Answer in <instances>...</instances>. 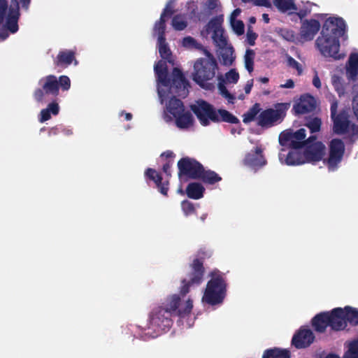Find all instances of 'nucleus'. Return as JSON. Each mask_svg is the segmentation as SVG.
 <instances>
[{"label": "nucleus", "instance_id": "nucleus-1", "mask_svg": "<svg viewBox=\"0 0 358 358\" xmlns=\"http://www.w3.org/2000/svg\"><path fill=\"white\" fill-rule=\"evenodd\" d=\"M197 257L189 265L190 271L187 274V279L182 280V287L179 294H175L167 296L165 305L168 306L171 314L181 318L187 317L193 308V301L188 298L185 299L186 294L189 292V287L201 283L205 268L203 262L208 254L203 250L198 252Z\"/></svg>", "mask_w": 358, "mask_h": 358}, {"label": "nucleus", "instance_id": "nucleus-2", "mask_svg": "<svg viewBox=\"0 0 358 358\" xmlns=\"http://www.w3.org/2000/svg\"><path fill=\"white\" fill-rule=\"evenodd\" d=\"M346 24L340 17H329L323 24L321 36L316 40V45L325 57L334 59H343L344 54L339 53V38L345 36Z\"/></svg>", "mask_w": 358, "mask_h": 358}, {"label": "nucleus", "instance_id": "nucleus-3", "mask_svg": "<svg viewBox=\"0 0 358 358\" xmlns=\"http://www.w3.org/2000/svg\"><path fill=\"white\" fill-rule=\"evenodd\" d=\"M154 69L159 83L164 87H169L171 92L182 98L188 95L189 83L180 69L173 68L171 79L168 76V68L165 61H158Z\"/></svg>", "mask_w": 358, "mask_h": 358}, {"label": "nucleus", "instance_id": "nucleus-4", "mask_svg": "<svg viewBox=\"0 0 358 358\" xmlns=\"http://www.w3.org/2000/svg\"><path fill=\"white\" fill-rule=\"evenodd\" d=\"M207 57L198 59L194 64L193 80L201 88L212 90L215 88L214 84L209 83L212 80L218 70V64L213 57L207 50H205Z\"/></svg>", "mask_w": 358, "mask_h": 358}, {"label": "nucleus", "instance_id": "nucleus-5", "mask_svg": "<svg viewBox=\"0 0 358 358\" xmlns=\"http://www.w3.org/2000/svg\"><path fill=\"white\" fill-rule=\"evenodd\" d=\"M211 279L208 282L203 301L215 306L222 303L227 294V283L219 271L210 272Z\"/></svg>", "mask_w": 358, "mask_h": 358}, {"label": "nucleus", "instance_id": "nucleus-6", "mask_svg": "<svg viewBox=\"0 0 358 358\" xmlns=\"http://www.w3.org/2000/svg\"><path fill=\"white\" fill-rule=\"evenodd\" d=\"M290 105V103H278L274 105L273 108L261 111L257 117V124L262 128H270L282 122Z\"/></svg>", "mask_w": 358, "mask_h": 358}, {"label": "nucleus", "instance_id": "nucleus-7", "mask_svg": "<svg viewBox=\"0 0 358 358\" xmlns=\"http://www.w3.org/2000/svg\"><path fill=\"white\" fill-rule=\"evenodd\" d=\"M172 314L165 301L162 306L153 308L149 315V323L157 331H168L173 325Z\"/></svg>", "mask_w": 358, "mask_h": 358}, {"label": "nucleus", "instance_id": "nucleus-8", "mask_svg": "<svg viewBox=\"0 0 358 358\" xmlns=\"http://www.w3.org/2000/svg\"><path fill=\"white\" fill-rule=\"evenodd\" d=\"M41 87L36 88L33 94L34 99L42 103L47 101L50 96L57 97L59 95V83L54 75H49L39 80Z\"/></svg>", "mask_w": 358, "mask_h": 358}, {"label": "nucleus", "instance_id": "nucleus-9", "mask_svg": "<svg viewBox=\"0 0 358 358\" xmlns=\"http://www.w3.org/2000/svg\"><path fill=\"white\" fill-rule=\"evenodd\" d=\"M190 109L202 126H208L210 122H219L217 110L205 100H197L194 104L190 106Z\"/></svg>", "mask_w": 358, "mask_h": 358}, {"label": "nucleus", "instance_id": "nucleus-10", "mask_svg": "<svg viewBox=\"0 0 358 358\" xmlns=\"http://www.w3.org/2000/svg\"><path fill=\"white\" fill-rule=\"evenodd\" d=\"M202 166L203 165L194 158L189 157H182L177 163L178 178L180 180L185 181L189 179L197 180L199 177Z\"/></svg>", "mask_w": 358, "mask_h": 358}, {"label": "nucleus", "instance_id": "nucleus-11", "mask_svg": "<svg viewBox=\"0 0 358 358\" xmlns=\"http://www.w3.org/2000/svg\"><path fill=\"white\" fill-rule=\"evenodd\" d=\"M306 131L303 128H301L295 132L286 130L280 134L279 143L282 146H287L292 149H299L303 148L306 143Z\"/></svg>", "mask_w": 358, "mask_h": 358}, {"label": "nucleus", "instance_id": "nucleus-12", "mask_svg": "<svg viewBox=\"0 0 358 358\" xmlns=\"http://www.w3.org/2000/svg\"><path fill=\"white\" fill-rule=\"evenodd\" d=\"M303 155L306 162L314 163L322 159L325 153V145L320 141H316V136H311L304 145Z\"/></svg>", "mask_w": 358, "mask_h": 358}, {"label": "nucleus", "instance_id": "nucleus-13", "mask_svg": "<svg viewBox=\"0 0 358 358\" xmlns=\"http://www.w3.org/2000/svg\"><path fill=\"white\" fill-rule=\"evenodd\" d=\"M345 152V145L343 141L339 138H334L329 143V155L324 162L327 164L331 171H335L338 164L341 162Z\"/></svg>", "mask_w": 358, "mask_h": 358}, {"label": "nucleus", "instance_id": "nucleus-14", "mask_svg": "<svg viewBox=\"0 0 358 358\" xmlns=\"http://www.w3.org/2000/svg\"><path fill=\"white\" fill-rule=\"evenodd\" d=\"M315 336L308 327H301L293 335L292 345L296 349H305L310 346L315 341Z\"/></svg>", "mask_w": 358, "mask_h": 358}, {"label": "nucleus", "instance_id": "nucleus-15", "mask_svg": "<svg viewBox=\"0 0 358 358\" xmlns=\"http://www.w3.org/2000/svg\"><path fill=\"white\" fill-rule=\"evenodd\" d=\"M267 162L263 155V150L259 146H256L255 150H251L245 155L243 164L255 171L266 164Z\"/></svg>", "mask_w": 358, "mask_h": 358}, {"label": "nucleus", "instance_id": "nucleus-16", "mask_svg": "<svg viewBox=\"0 0 358 358\" xmlns=\"http://www.w3.org/2000/svg\"><path fill=\"white\" fill-rule=\"evenodd\" d=\"M316 107V101L315 98L310 94L301 95L292 108L294 115H304L313 111Z\"/></svg>", "mask_w": 358, "mask_h": 358}, {"label": "nucleus", "instance_id": "nucleus-17", "mask_svg": "<svg viewBox=\"0 0 358 358\" xmlns=\"http://www.w3.org/2000/svg\"><path fill=\"white\" fill-rule=\"evenodd\" d=\"M329 317V327L336 331L346 329V321L344 316V310L342 308H335L327 311Z\"/></svg>", "mask_w": 358, "mask_h": 358}, {"label": "nucleus", "instance_id": "nucleus-18", "mask_svg": "<svg viewBox=\"0 0 358 358\" xmlns=\"http://www.w3.org/2000/svg\"><path fill=\"white\" fill-rule=\"evenodd\" d=\"M320 23L315 19L304 20L301 22L300 36L306 41H312L320 29Z\"/></svg>", "mask_w": 358, "mask_h": 358}, {"label": "nucleus", "instance_id": "nucleus-19", "mask_svg": "<svg viewBox=\"0 0 358 358\" xmlns=\"http://www.w3.org/2000/svg\"><path fill=\"white\" fill-rule=\"evenodd\" d=\"M169 94H173V96L170 98L169 101L166 103V110L169 113L175 117L176 115H179L181 113L185 111V106L182 101L176 97L178 95L171 92L170 90L167 94H166L165 92H163L162 91H159V95L162 101H164V98L165 96L169 97Z\"/></svg>", "mask_w": 358, "mask_h": 358}, {"label": "nucleus", "instance_id": "nucleus-20", "mask_svg": "<svg viewBox=\"0 0 358 358\" xmlns=\"http://www.w3.org/2000/svg\"><path fill=\"white\" fill-rule=\"evenodd\" d=\"M19 17V3L17 0H15L14 5L10 4L8 8V13L4 25V27L12 34H15L18 31L19 27L17 22Z\"/></svg>", "mask_w": 358, "mask_h": 358}, {"label": "nucleus", "instance_id": "nucleus-21", "mask_svg": "<svg viewBox=\"0 0 358 358\" xmlns=\"http://www.w3.org/2000/svg\"><path fill=\"white\" fill-rule=\"evenodd\" d=\"M145 176L156 184L161 194L167 196L169 181L162 182V177L160 173H157L156 170L152 168H148L145 171Z\"/></svg>", "mask_w": 358, "mask_h": 358}, {"label": "nucleus", "instance_id": "nucleus-22", "mask_svg": "<svg viewBox=\"0 0 358 358\" xmlns=\"http://www.w3.org/2000/svg\"><path fill=\"white\" fill-rule=\"evenodd\" d=\"M74 60L76 62L73 51L70 50H62L54 59V64L56 67L65 69L71 65Z\"/></svg>", "mask_w": 358, "mask_h": 358}, {"label": "nucleus", "instance_id": "nucleus-23", "mask_svg": "<svg viewBox=\"0 0 358 358\" xmlns=\"http://www.w3.org/2000/svg\"><path fill=\"white\" fill-rule=\"evenodd\" d=\"M334 122V131L337 134H345L349 128L348 115L343 111L331 117Z\"/></svg>", "mask_w": 358, "mask_h": 358}, {"label": "nucleus", "instance_id": "nucleus-24", "mask_svg": "<svg viewBox=\"0 0 358 358\" xmlns=\"http://www.w3.org/2000/svg\"><path fill=\"white\" fill-rule=\"evenodd\" d=\"M329 317L327 312H322L317 314L311 320L314 330L318 333L325 332L329 327Z\"/></svg>", "mask_w": 358, "mask_h": 358}, {"label": "nucleus", "instance_id": "nucleus-25", "mask_svg": "<svg viewBox=\"0 0 358 358\" xmlns=\"http://www.w3.org/2000/svg\"><path fill=\"white\" fill-rule=\"evenodd\" d=\"M197 180H201L203 183L207 185H215L222 180V177L215 171L210 169H206L204 166H202L199 177Z\"/></svg>", "mask_w": 358, "mask_h": 358}, {"label": "nucleus", "instance_id": "nucleus-26", "mask_svg": "<svg viewBox=\"0 0 358 358\" xmlns=\"http://www.w3.org/2000/svg\"><path fill=\"white\" fill-rule=\"evenodd\" d=\"M204 187L199 182H190L186 187V194L189 199H199L203 196Z\"/></svg>", "mask_w": 358, "mask_h": 358}, {"label": "nucleus", "instance_id": "nucleus-27", "mask_svg": "<svg viewBox=\"0 0 358 358\" xmlns=\"http://www.w3.org/2000/svg\"><path fill=\"white\" fill-rule=\"evenodd\" d=\"M285 163L289 166L300 165L306 163L303 152L299 151L298 149L291 150L288 152L285 159Z\"/></svg>", "mask_w": 358, "mask_h": 358}, {"label": "nucleus", "instance_id": "nucleus-28", "mask_svg": "<svg viewBox=\"0 0 358 358\" xmlns=\"http://www.w3.org/2000/svg\"><path fill=\"white\" fill-rule=\"evenodd\" d=\"M176 126L180 129H187L194 123V118L190 112H183L174 117Z\"/></svg>", "mask_w": 358, "mask_h": 358}, {"label": "nucleus", "instance_id": "nucleus-29", "mask_svg": "<svg viewBox=\"0 0 358 358\" xmlns=\"http://www.w3.org/2000/svg\"><path fill=\"white\" fill-rule=\"evenodd\" d=\"M59 112V107L56 101L50 103L46 108L41 110L39 121L44 122L51 118V114L57 115Z\"/></svg>", "mask_w": 358, "mask_h": 358}, {"label": "nucleus", "instance_id": "nucleus-30", "mask_svg": "<svg viewBox=\"0 0 358 358\" xmlns=\"http://www.w3.org/2000/svg\"><path fill=\"white\" fill-rule=\"evenodd\" d=\"M343 309L345 313L346 327H348V323L352 327L358 326V309L349 306H345Z\"/></svg>", "mask_w": 358, "mask_h": 358}, {"label": "nucleus", "instance_id": "nucleus-31", "mask_svg": "<svg viewBox=\"0 0 358 358\" xmlns=\"http://www.w3.org/2000/svg\"><path fill=\"white\" fill-rule=\"evenodd\" d=\"M345 347L343 358H358V338L345 343Z\"/></svg>", "mask_w": 358, "mask_h": 358}, {"label": "nucleus", "instance_id": "nucleus-32", "mask_svg": "<svg viewBox=\"0 0 358 358\" xmlns=\"http://www.w3.org/2000/svg\"><path fill=\"white\" fill-rule=\"evenodd\" d=\"M273 4L282 13H286L292 10L294 11L298 10L294 0H273Z\"/></svg>", "mask_w": 358, "mask_h": 358}, {"label": "nucleus", "instance_id": "nucleus-33", "mask_svg": "<svg viewBox=\"0 0 358 358\" xmlns=\"http://www.w3.org/2000/svg\"><path fill=\"white\" fill-rule=\"evenodd\" d=\"M166 31L165 13H162L159 21L156 22L154 27L155 33L158 35V41H164Z\"/></svg>", "mask_w": 358, "mask_h": 358}, {"label": "nucleus", "instance_id": "nucleus-34", "mask_svg": "<svg viewBox=\"0 0 358 358\" xmlns=\"http://www.w3.org/2000/svg\"><path fill=\"white\" fill-rule=\"evenodd\" d=\"M260 104L255 103L243 115V122L248 124L257 120V115L260 113Z\"/></svg>", "mask_w": 358, "mask_h": 358}, {"label": "nucleus", "instance_id": "nucleus-35", "mask_svg": "<svg viewBox=\"0 0 358 358\" xmlns=\"http://www.w3.org/2000/svg\"><path fill=\"white\" fill-rule=\"evenodd\" d=\"M157 44L159 46V53L161 57L164 59H166L169 63L173 62L171 59V51L167 43L166 42V38H164L163 42L157 40Z\"/></svg>", "mask_w": 358, "mask_h": 358}, {"label": "nucleus", "instance_id": "nucleus-36", "mask_svg": "<svg viewBox=\"0 0 358 358\" xmlns=\"http://www.w3.org/2000/svg\"><path fill=\"white\" fill-rule=\"evenodd\" d=\"M219 115V122H224L231 124H238L240 122L239 120L228 110L224 109H218L217 110Z\"/></svg>", "mask_w": 358, "mask_h": 358}, {"label": "nucleus", "instance_id": "nucleus-37", "mask_svg": "<svg viewBox=\"0 0 358 358\" xmlns=\"http://www.w3.org/2000/svg\"><path fill=\"white\" fill-rule=\"evenodd\" d=\"M289 352L286 349L278 348H269L264 350L262 358H280Z\"/></svg>", "mask_w": 358, "mask_h": 358}, {"label": "nucleus", "instance_id": "nucleus-38", "mask_svg": "<svg viewBox=\"0 0 358 358\" xmlns=\"http://www.w3.org/2000/svg\"><path fill=\"white\" fill-rule=\"evenodd\" d=\"M348 62L347 71L351 78L355 77L358 74V54H352Z\"/></svg>", "mask_w": 358, "mask_h": 358}, {"label": "nucleus", "instance_id": "nucleus-39", "mask_svg": "<svg viewBox=\"0 0 358 358\" xmlns=\"http://www.w3.org/2000/svg\"><path fill=\"white\" fill-rule=\"evenodd\" d=\"M255 53L252 49H247L244 55V64L247 71L250 73L254 70V59Z\"/></svg>", "mask_w": 358, "mask_h": 358}, {"label": "nucleus", "instance_id": "nucleus-40", "mask_svg": "<svg viewBox=\"0 0 358 358\" xmlns=\"http://www.w3.org/2000/svg\"><path fill=\"white\" fill-rule=\"evenodd\" d=\"M217 87L221 95L229 100L234 99V96L227 89L225 86L226 80L222 76V75L217 76Z\"/></svg>", "mask_w": 358, "mask_h": 358}, {"label": "nucleus", "instance_id": "nucleus-41", "mask_svg": "<svg viewBox=\"0 0 358 358\" xmlns=\"http://www.w3.org/2000/svg\"><path fill=\"white\" fill-rule=\"evenodd\" d=\"M331 83L339 96L344 95L345 89L343 79L340 76L334 75L331 77Z\"/></svg>", "mask_w": 358, "mask_h": 358}, {"label": "nucleus", "instance_id": "nucleus-42", "mask_svg": "<svg viewBox=\"0 0 358 358\" xmlns=\"http://www.w3.org/2000/svg\"><path fill=\"white\" fill-rule=\"evenodd\" d=\"M182 46L187 48H193L199 50H204L203 46L198 43L192 36H186L182 39Z\"/></svg>", "mask_w": 358, "mask_h": 358}, {"label": "nucleus", "instance_id": "nucleus-43", "mask_svg": "<svg viewBox=\"0 0 358 358\" xmlns=\"http://www.w3.org/2000/svg\"><path fill=\"white\" fill-rule=\"evenodd\" d=\"M171 24L175 30L182 31L187 27V22L180 15H176L173 17Z\"/></svg>", "mask_w": 358, "mask_h": 358}, {"label": "nucleus", "instance_id": "nucleus-44", "mask_svg": "<svg viewBox=\"0 0 358 358\" xmlns=\"http://www.w3.org/2000/svg\"><path fill=\"white\" fill-rule=\"evenodd\" d=\"M222 18L215 17L208 22L207 24V29L208 30H212L213 33H215V34H217L219 31L223 30L222 29Z\"/></svg>", "mask_w": 358, "mask_h": 358}, {"label": "nucleus", "instance_id": "nucleus-45", "mask_svg": "<svg viewBox=\"0 0 358 358\" xmlns=\"http://www.w3.org/2000/svg\"><path fill=\"white\" fill-rule=\"evenodd\" d=\"M321 119L317 117L312 118L306 124V126L310 129L311 133H316L320 131L321 129Z\"/></svg>", "mask_w": 358, "mask_h": 358}, {"label": "nucleus", "instance_id": "nucleus-46", "mask_svg": "<svg viewBox=\"0 0 358 358\" xmlns=\"http://www.w3.org/2000/svg\"><path fill=\"white\" fill-rule=\"evenodd\" d=\"M181 208L185 216L196 214V208L194 203L188 200H184L181 202Z\"/></svg>", "mask_w": 358, "mask_h": 358}, {"label": "nucleus", "instance_id": "nucleus-47", "mask_svg": "<svg viewBox=\"0 0 358 358\" xmlns=\"http://www.w3.org/2000/svg\"><path fill=\"white\" fill-rule=\"evenodd\" d=\"M212 38L216 45L221 49L227 45V41L223 35V30L219 31L217 34L213 33Z\"/></svg>", "mask_w": 358, "mask_h": 358}, {"label": "nucleus", "instance_id": "nucleus-48", "mask_svg": "<svg viewBox=\"0 0 358 358\" xmlns=\"http://www.w3.org/2000/svg\"><path fill=\"white\" fill-rule=\"evenodd\" d=\"M230 21H231V27H232L234 31H235V33L238 36L243 34L244 24H243V21L236 20L234 18V17H233V16H231Z\"/></svg>", "mask_w": 358, "mask_h": 358}, {"label": "nucleus", "instance_id": "nucleus-49", "mask_svg": "<svg viewBox=\"0 0 358 358\" xmlns=\"http://www.w3.org/2000/svg\"><path fill=\"white\" fill-rule=\"evenodd\" d=\"M225 80L229 83L236 84L239 79V74L236 69H231L225 73Z\"/></svg>", "mask_w": 358, "mask_h": 358}, {"label": "nucleus", "instance_id": "nucleus-50", "mask_svg": "<svg viewBox=\"0 0 358 358\" xmlns=\"http://www.w3.org/2000/svg\"><path fill=\"white\" fill-rule=\"evenodd\" d=\"M59 88L61 87L62 90H68L71 87V80L66 76H61L58 79Z\"/></svg>", "mask_w": 358, "mask_h": 358}, {"label": "nucleus", "instance_id": "nucleus-51", "mask_svg": "<svg viewBox=\"0 0 358 358\" xmlns=\"http://www.w3.org/2000/svg\"><path fill=\"white\" fill-rule=\"evenodd\" d=\"M8 11L7 0H0V25L3 23Z\"/></svg>", "mask_w": 358, "mask_h": 358}, {"label": "nucleus", "instance_id": "nucleus-52", "mask_svg": "<svg viewBox=\"0 0 358 358\" xmlns=\"http://www.w3.org/2000/svg\"><path fill=\"white\" fill-rule=\"evenodd\" d=\"M280 36L287 41H294L295 36L294 31L287 29H281L280 31Z\"/></svg>", "mask_w": 358, "mask_h": 358}, {"label": "nucleus", "instance_id": "nucleus-53", "mask_svg": "<svg viewBox=\"0 0 358 358\" xmlns=\"http://www.w3.org/2000/svg\"><path fill=\"white\" fill-rule=\"evenodd\" d=\"M288 66L295 69L298 71V74L300 75L302 73V68L301 64L295 60L293 57H289L287 59Z\"/></svg>", "mask_w": 358, "mask_h": 358}, {"label": "nucleus", "instance_id": "nucleus-54", "mask_svg": "<svg viewBox=\"0 0 358 358\" xmlns=\"http://www.w3.org/2000/svg\"><path fill=\"white\" fill-rule=\"evenodd\" d=\"M258 35L255 32H254L250 28L248 29L246 39L250 45H254L255 44V41Z\"/></svg>", "mask_w": 358, "mask_h": 358}, {"label": "nucleus", "instance_id": "nucleus-55", "mask_svg": "<svg viewBox=\"0 0 358 358\" xmlns=\"http://www.w3.org/2000/svg\"><path fill=\"white\" fill-rule=\"evenodd\" d=\"M310 13L311 8L308 6H304L303 8L299 10V11L295 12L296 15L299 17L301 22L303 21V18L306 17Z\"/></svg>", "mask_w": 358, "mask_h": 358}, {"label": "nucleus", "instance_id": "nucleus-56", "mask_svg": "<svg viewBox=\"0 0 358 358\" xmlns=\"http://www.w3.org/2000/svg\"><path fill=\"white\" fill-rule=\"evenodd\" d=\"M172 164L173 162L171 160H169L163 165L162 170L168 177L171 176V168Z\"/></svg>", "mask_w": 358, "mask_h": 358}, {"label": "nucleus", "instance_id": "nucleus-57", "mask_svg": "<svg viewBox=\"0 0 358 358\" xmlns=\"http://www.w3.org/2000/svg\"><path fill=\"white\" fill-rule=\"evenodd\" d=\"M252 4L254 6H264L266 8L271 7V3L269 0H254Z\"/></svg>", "mask_w": 358, "mask_h": 358}, {"label": "nucleus", "instance_id": "nucleus-58", "mask_svg": "<svg viewBox=\"0 0 358 358\" xmlns=\"http://www.w3.org/2000/svg\"><path fill=\"white\" fill-rule=\"evenodd\" d=\"M352 110L357 119H358V94L352 99Z\"/></svg>", "mask_w": 358, "mask_h": 358}, {"label": "nucleus", "instance_id": "nucleus-59", "mask_svg": "<svg viewBox=\"0 0 358 358\" xmlns=\"http://www.w3.org/2000/svg\"><path fill=\"white\" fill-rule=\"evenodd\" d=\"M218 0H208L206 3L207 8L212 10H215L218 6Z\"/></svg>", "mask_w": 358, "mask_h": 358}, {"label": "nucleus", "instance_id": "nucleus-60", "mask_svg": "<svg viewBox=\"0 0 358 358\" xmlns=\"http://www.w3.org/2000/svg\"><path fill=\"white\" fill-rule=\"evenodd\" d=\"M337 109H338V101L336 100H335L331 103L330 110H331V117H334L335 115H338Z\"/></svg>", "mask_w": 358, "mask_h": 358}, {"label": "nucleus", "instance_id": "nucleus-61", "mask_svg": "<svg viewBox=\"0 0 358 358\" xmlns=\"http://www.w3.org/2000/svg\"><path fill=\"white\" fill-rule=\"evenodd\" d=\"M313 85L317 89L321 88V81L317 73H315L313 78Z\"/></svg>", "mask_w": 358, "mask_h": 358}, {"label": "nucleus", "instance_id": "nucleus-62", "mask_svg": "<svg viewBox=\"0 0 358 358\" xmlns=\"http://www.w3.org/2000/svg\"><path fill=\"white\" fill-rule=\"evenodd\" d=\"M8 29H7L4 26L0 29V39L5 40L8 36Z\"/></svg>", "mask_w": 358, "mask_h": 358}, {"label": "nucleus", "instance_id": "nucleus-63", "mask_svg": "<svg viewBox=\"0 0 358 358\" xmlns=\"http://www.w3.org/2000/svg\"><path fill=\"white\" fill-rule=\"evenodd\" d=\"M253 86V79L248 80L244 87L245 94H248L250 93L252 87Z\"/></svg>", "mask_w": 358, "mask_h": 358}, {"label": "nucleus", "instance_id": "nucleus-64", "mask_svg": "<svg viewBox=\"0 0 358 358\" xmlns=\"http://www.w3.org/2000/svg\"><path fill=\"white\" fill-rule=\"evenodd\" d=\"M294 87V83L292 79H288L285 84L280 85L281 88H293Z\"/></svg>", "mask_w": 358, "mask_h": 358}]
</instances>
